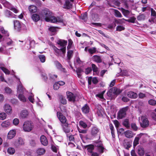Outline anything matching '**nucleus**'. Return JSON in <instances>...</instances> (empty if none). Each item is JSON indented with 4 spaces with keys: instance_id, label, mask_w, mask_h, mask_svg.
Masks as SVG:
<instances>
[{
    "instance_id": "obj_1",
    "label": "nucleus",
    "mask_w": 156,
    "mask_h": 156,
    "mask_svg": "<svg viewBox=\"0 0 156 156\" xmlns=\"http://www.w3.org/2000/svg\"><path fill=\"white\" fill-rule=\"evenodd\" d=\"M67 43V41L60 40L58 41L57 43L62 47V48L58 49L55 46H53V48L55 54L57 56H61L62 53L65 54L66 52V46Z\"/></svg>"
},
{
    "instance_id": "obj_2",
    "label": "nucleus",
    "mask_w": 156,
    "mask_h": 156,
    "mask_svg": "<svg viewBox=\"0 0 156 156\" xmlns=\"http://www.w3.org/2000/svg\"><path fill=\"white\" fill-rule=\"evenodd\" d=\"M57 115L61 122V125L63 131L66 133H69L70 131V125L66 122L67 119L66 117L59 112H57Z\"/></svg>"
},
{
    "instance_id": "obj_3",
    "label": "nucleus",
    "mask_w": 156,
    "mask_h": 156,
    "mask_svg": "<svg viewBox=\"0 0 156 156\" xmlns=\"http://www.w3.org/2000/svg\"><path fill=\"white\" fill-rule=\"evenodd\" d=\"M15 29L18 31L21 30H26L27 27L25 24L21 23L18 20H15L13 21Z\"/></svg>"
},
{
    "instance_id": "obj_4",
    "label": "nucleus",
    "mask_w": 156,
    "mask_h": 156,
    "mask_svg": "<svg viewBox=\"0 0 156 156\" xmlns=\"http://www.w3.org/2000/svg\"><path fill=\"white\" fill-rule=\"evenodd\" d=\"M23 128L25 132H29L33 129L34 125L31 121H27L23 123Z\"/></svg>"
},
{
    "instance_id": "obj_5",
    "label": "nucleus",
    "mask_w": 156,
    "mask_h": 156,
    "mask_svg": "<svg viewBox=\"0 0 156 156\" xmlns=\"http://www.w3.org/2000/svg\"><path fill=\"white\" fill-rule=\"evenodd\" d=\"M128 108V107H126L122 108L119 111L117 115L118 119H121L125 117Z\"/></svg>"
},
{
    "instance_id": "obj_6",
    "label": "nucleus",
    "mask_w": 156,
    "mask_h": 156,
    "mask_svg": "<svg viewBox=\"0 0 156 156\" xmlns=\"http://www.w3.org/2000/svg\"><path fill=\"white\" fill-rule=\"evenodd\" d=\"M142 122L140 123L141 126L143 128H146L148 126L149 123L147 118L144 116H142L141 117Z\"/></svg>"
},
{
    "instance_id": "obj_7",
    "label": "nucleus",
    "mask_w": 156,
    "mask_h": 156,
    "mask_svg": "<svg viewBox=\"0 0 156 156\" xmlns=\"http://www.w3.org/2000/svg\"><path fill=\"white\" fill-rule=\"evenodd\" d=\"M66 95L69 101L73 102L76 101L77 97L76 94H74L69 91H67L66 92Z\"/></svg>"
},
{
    "instance_id": "obj_8",
    "label": "nucleus",
    "mask_w": 156,
    "mask_h": 156,
    "mask_svg": "<svg viewBox=\"0 0 156 156\" xmlns=\"http://www.w3.org/2000/svg\"><path fill=\"white\" fill-rule=\"evenodd\" d=\"M54 63L57 69L60 71L64 73L66 72V69L62 67V65L58 61H55Z\"/></svg>"
},
{
    "instance_id": "obj_9",
    "label": "nucleus",
    "mask_w": 156,
    "mask_h": 156,
    "mask_svg": "<svg viewBox=\"0 0 156 156\" xmlns=\"http://www.w3.org/2000/svg\"><path fill=\"white\" fill-rule=\"evenodd\" d=\"M99 129L96 126H93L91 129V134L93 136H96L99 132Z\"/></svg>"
},
{
    "instance_id": "obj_10",
    "label": "nucleus",
    "mask_w": 156,
    "mask_h": 156,
    "mask_svg": "<svg viewBox=\"0 0 156 156\" xmlns=\"http://www.w3.org/2000/svg\"><path fill=\"white\" fill-rule=\"evenodd\" d=\"M42 15L45 17V20L46 21V19L47 18H49L52 16V13L48 9H44L42 11Z\"/></svg>"
},
{
    "instance_id": "obj_11",
    "label": "nucleus",
    "mask_w": 156,
    "mask_h": 156,
    "mask_svg": "<svg viewBox=\"0 0 156 156\" xmlns=\"http://www.w3.org/2000/svg\"><path fill=\"white\" fill-rule=\"evenodd\" d=\"M40 140L42 144L44 146H46L48 144V142L46 137L44 135H41L40 137Z\"/></svg>"
},
{
    "instance_id": "obj_12",
    "label": "nucleus",
    "mask_w": 156,
    "mask_h": 156,
    "mask_svg": "<svg viewBox=\"0 0 156 156\" xmlns=\"http://www.w3.org/2000/svg\"><path fill=\"white\" fill-rule=\"evenodd\" d=\"M90 108L87 104H85L81 108L83 113L84 114L88 113L90 111Z\"/></svg>"
},
{
    "instance_id": "obj_13",
    "label": "nucleus",
    "mask_w": 156,
    "mask_h": 156,
    "mask_svg": "<svg viewBox=\"0 0 156 156\" xmlns=\"http://www.w3.org/2000/svg\"><path fill=\"white\" fill-rule=\"evenodd\" d=\"M24 142L23 139L20 137L14 143V145L16 147H18L21 145H22L24 144Z\"/></svg>"
},
{
    "instance_id": "obj_14",
    "label": "nucleus",
    "mask_w": 156,
    "mask_h": 156,
    "mask_svg": "<svg viewBox=\"0 0 156 156\" xmlns=\"http://www.w3.org/2000/svg\"><path fill=\"white\" fill-rule=\"evenodd\" d=\"M28 111L26 110H24L21 112L20 113V117L22 119H24L27 117L28 115Z\"/></svg>"
},
{
    "instance_id": "obj_15",
    "label": "nucleus",
    "mask_w": 156,
    "mask_h": 156,
    "mask_svg": "<svg viewBox=\"0 0 156 156\" xmlns=\"http://www.w3.org/2000/svg\"><path fill=\"white\" fill-rule=\"evenodd\" d=\"M0 2L2 3L6 8L10 9L12 6L11 4L5 0H0Z\"/></svg>"
},
{
    "instance_id": "obj_16",
    "label": "nucleus",
    "mask_w": 156,
    "mask_h": 156,
    "mask_svg": "<svg viewBox=\"0 0 156 156\" xmlns=\"http://www.w3.org/2000/svg\"><path fill=\"white\" fill-rule=\"evenodd\" d=\"M72 6V4L69 0H66L65 2L63 5V8L65 9H70L71 8Z\"/></svg>"
},
{
    "instance_id": "obj_17",
    "label": "nucleus",
    "mask_w": 156,
    "mask_h": 156,
    "mask_svg": "<svg viewBox=\"0 0 156 156\" xmlns=\"http://www.w3.org/2000/svg\"><path fill=\"white\" fill-rule=\"evenodd\" d=\"M4 109L5 111L7 114H10L12 112V108L9 104H6L5 105Z\"/></svg>"
},
{
    "instance_id": "obj_18",
    "label": "nucleus",
    "mask_w": 156,
    "mask_h": 156,
    "mask_svg": "<svg viewBox=\"0 0 156 156\" xmlns=\"http://www.w3.org/2000/svg\"><path fill=\"white\" fill-rule=\"evenodd\" d=\"M137 153L140 156H143L145 153L144 148L141 146H138L137 147Z\"/></svg>"
},
{
    "instance_id": "obj_19",
    "label": "nucleus",
    "mask_w": 156,
    "mask_h": 156,
    "mask_svg": "<svg viewBox=\"0 0 156 156\" xmlns=\"http://www.w3.org/2000/svg\"><path fill=\"white\" fill-rule=\"evenodd\" d=\"M127 96L132 98H136L137 97V95L136 93L130 91L128 93Z\"/></svg>"
},
{
    "instance_id": "obj_20",
    "label": "nucleus",
    "mask_w": 156,
    "mask_h": 156,
    "mask_svg": "<svg viewBox=\"0 0 156 156\" xmlns=\"http://www.w3.org/2000/svg\"><path fill=\"white\" fill-rule=\"evenodd\" d=\"M124 133L125 136L127 138H131L133 136V132L130 130L126 131Z\"/></svg>"
},
{
    "instance_id": "obj_21",
    "label": "nucleus",
    "mask_w": 156,
    "mask_h": 156,
    "mask_svg": "<svg viewBox=\"0 0 156 156\" xmlns=\"http://www.w3.org/2000/svg\"><path fill=\"white\" fill-rule=\"evenodd\" d=\"M93 60L97 63H101L102 61L101 57L98 55H94L92 57Z\"/></svg>"
},
{
    "instance_id": "obj_22",
    "label": "nucleus",
    "mask_w": 156,
    "mask_h": 156,
    "mask_svg": "<svg viewBox=\"0 0 156 156\" xmlns=\"http://www.w3.org/2000/svg\"><path fill=\"white\" fill-rule=\"evenodd\" d=\"M85 147H87V150L88 152V154L89 155L93 152V151L94 149V145H89L85 146Z\"/></svg>"
},
{
    "instance_id": "obj_23",
    "label": "nucleus",
    "mask_w": 156,
    "mask_h": 156,
    "mask_svg": "<svg viewBox=\"0 0 156 156\" xmlns=\"http://www.w3.org/2000/svg\"><path fill=\"white\" fill-rule=\"evenodd\" d=\"M15 135L16 132L15 130H10L8 133L7 136L8 138L9 139H11L15 136Z\"/></svg>"
},
{
    "instance_id": "obj_24",
    "label": "nucleus",
    "mask_w": 156,
    "mask_h": 156,
    "mask_svg": "<svg viewBox=\"0 0 156 156\" xmlns=\"http://www.w3.org/2000/svg\"><path fill=\"white\" fill-rule=\"evenodd\" d=\"M110 91H112L113 94L115 95H118L121 92V91L117 87H114L110 89Z\"/></svg>"
},
{
    "instance_id": "obj_25",
    "label": "nucleus",
    "mask_w": 156,
    "mask_h": 156,
    "mask_svg": "<svg viewBox=\"0 0 156 156\" xmlns=\"http://www.w3.org/2000/svg\"><path fill=\"white\" fill-rule=\"evenodd\" d=\"M5 15L6 16L8 17H14V14L9 10L6 9L5 11Z\"/></svg>"
},
{
    "instance_id": "obj_26",
    "label": "nucleus",
    "mask_w": 156,
    "mask_h": 156,
    "mask_svg": "<svg viewBox=\"0 0 156 156\" xmlns=\"http://www.w3.org/2000/svg\"><path fill=\"white\" fill-rule=\"evenodd\" d=\"M28 9L30 13H34L37 11V7L33 5H31L29 7Z\"/></svg>"
},
{
    "instance_id": "obj_27",
    "label": "nucleus",
    "mask_w": 156,
    "mask_h": 156,
    "mask_svg": "<svg viewBox=\"0 0 156 156\" xmlns=\"http://www.w3.org/2000/svg\"><path fill=\"white\" fill-rule=\"evenodd\" d=\"M25 90V89L23 87L21 83L17 87V92L18 93H23Z\"/></svg>"
},
{
    "instance_id": "obj_28",
    "label": "nucleus",
    "mask_w": 156,
    "mask_h": 156,
    "mask_svg": "<svg viewBox=\"0 0 156 156\" xmlns=\"http://www.w3.org/2000/svg\"><path fill=\"white\" fill-rule=\"evenodd\" d=\"M10 121L9 120H7L2 122L1 125L3 127H7L10 126Z\"/></svg>"
},
{
    "instance_id": "obj_29",
    "label": "nucleus",
    "mask_w": 156,
    "mask_h": 156,
    "mask_svg": "<svg viewBox=\"0 0 156 156\" xmlns=\"http://www.w3.org/2000/svg\"><path fill=\"white\" fill-rule=\"evenodd\" d=\"M46 21L47 22L50 21L51 22L55 23L57 22V20L55 16H52L49 18H47L46 19Z\"/></svg>"
},
{
    "instance_id": "obj_30",
    "label": "nucleus",
    "mask_w": 156,
    "mask_h": 156,
    "mask_svg": "<svg viewBox=\"0 0 156 156\" xmlns=\"http://www.w3.org/2000/svg\"><path fill=\"white\" fill-rule=\"evenodd\" d=\"M73 54V50H68L67 58V59L69 60L72 57Z\"/></svg>"
},
{
    "instance_id": "obj_31",
    "label": "nucleus",
    "mask_w": 156,
    "mask_h": 156,
    "mask_svg": "<svg viewBox=\"0 0 156 156\" xmlns=\"http://www.w3.org/2000/svg\"><path fill=\"white\" fill-rule=\"evenodd\" d=\"M31 18L35 22H37L40 19L39 16L37 14H33Z\"/></svg>"
},
{
    "instance_id": "obj_32",
    "label": "nucleus",
    "mask_w": 156,
    "mask_h": 156,
    "mask_svg": "<svg viewBox=\"0 0 156 156\" xmlns=\"http://www.w3.org/2000/svg\"><path fill=\"white\" fill-rule=\"evenodd\" d=\"M45 152V150L43 148H39L36 151L37 153L39 155L43 154Z\"/></svg>"
},
{
    "instance_id": "obj_33",
    "label": "nucleus",
    "mask_w": 156,
    "mask_h": 156,
    "mask_svg": "<svg viewBox=\"0 0 156 156\" xmlns=\"http://www.w3.org/2000/svg\"><path fill=\"white\" fill-rule=\"evenodd\" d=\"M18 98L22 102H25L26 101V98L22 94H19L18 96Z\"/></svg>"
},
{
    "instance_id": "obj_34",
    "label": "nucleus",
    "mask_w": 156,
    "mask_h": 156,
    "mask_svg": "<svg viewBox=\"0 0 156 156\" xmlns=\"http://www.w3.org/2000/svg\"><path fill=\"white\" fill-rule=\"evenodd\" d=\"M59 101L63 105H65L66 104V100L65 98L62 95H61L59 98Z\"/></svg>"
},
{
    "instance_id": "obj_35",
    "label": "nucleus",
    "mask_w": 156,
    "mask_h": 156,
    "mask_svg": "<svg viewBox=\"0 0 156 156\" xmlns=\"http://www.w3.org/2000/svg\"><path fill=\"white\" fill-rule=\"evenodd\" d=\"M123 125L127 128H129V127L130 125L128 119H126L124 120L123 123Z\"/></svg>"
},
{
    "instance_id": "obj_36",
    "label": "nucleus",
    "mask_w": 156,
    "mask_h": 156,
    "mask_svg": "<svg viewBox=\"0 0 156 156\" xmlns=\"http://www.w3.org/2000/svg\"><path fill=\"white\" fill-rule=\"evenodd\" d=\"M57 28H58L57 27H50L48 28V30L52 33L53 34H54L57 32V30L56 29Z\"/></svg>"
},
{
    "instance_id": "obj_37",
    "label": "nucleus",
    "mask_w": 156,
    "mask_h": 156,
    "mask_svg": "<svg viewBox=\"0 0 156 156\" xmlns=\"http://www.w3.org/2000/svg\"><path fill=\"white\" fill-rule=\"evenodd\" d=\"M122 12L123 15L126 17H128L129 14L130 12L129 11L125 9H122Z\"/></svg>"
},
{
    "instance_id": "obj_38",
    "label": "nucleus",
    "mask_w": 156,
    "mask_h": 156,
    "mask_svg": "<svg viewBox=\"0 0 156 156\" xmlns=\"http://www.w3.org/2000/svg\"><path fill=\"white\" fill-rule=\"evenodd\" d=\"M0 69L6 74H9L10 73V71L7 69L2 66H0Z\"/></svg>"
},
{
    "instance_id": "obj_39",
    "label": "nucleus",
    "mask_w": 156,
    "mask_h": 156,
    "mask_svg": "<svg viewBox=\"0 0 156 156\" xmlns=\"http://www.w3.org/2000/svg\"><path fill=\"white\" fill-rule=\"evenodd\" d=\"M114 14L115 16L121 18L122 17V16L121 13L118 10L116 9H114Z\"/></svg>"
},
{
    "instance_id": "obj_40",
    "label": "nucleus",
    "mask_w": 156,
    "mask_h": 156,
    "mask_svg": "<svg viewBox=\"0 0 156 156\" xmlns=\"http://www.w3.org/2000/svg\"><path fill=\"white\" fill-rule=\"evenodd\" d=\"M140 137H136L133 141V145L134 147L136 146L139 144V141Z\"/></svg>"
},
{
    "instance_id": "obj_41",
    "label": "nucleus",
    "mask_w": 156,
    "mask_h": 156,
    "mask_svg": "<svg viewBox=\"0 0 156 156\" xmlns=\"http://www.w3.org/2000/svg\"><path fill=\"white\" fill-rule=\"evenodd\" d=\"M0 31L5 36H9V34L7 31H5L4 28L2 27L0 28Z\"/></svg>"
},
{
    "instance_id": "obj_42",
    "label": "nucleus",
    "mask_w": 156,
    "mask_h": 156,
    "mask_svg": "<svg viewBox=\"0 0 156 156\" xmlns=\"http://www.w3.org/2000/svg\"><path fill=\"white\" fill-rule=\"evenodd\" d=\"M38 57L41 62L43 63L45 62L46 58L44 55H39L38 56Z\"/></svg>"
},
{
    "instance_id": "obj_43",
    "label": "nucleus",
    "mask_w": 156,
    "mask_h": 156,
    "mask_svg": "<svg viewBox=\"0 0 156 156\" xmlns=\"http://www.w3.org/2000/svg\"><path fill=\"white\" fill-rule=\"evenodd\" d=\"M96 51V48L95 47L90 48L88 49L89 52L91 54L95 53Z\"/></svg>"
},
{
    "instance_id": "obj_44",
    "label": "nucleus",
    "mask_w": 156,
    "mask_h": 156,
    "mask_svg": "<svg viewBox=\"0 0 156 156\" xmlns=\"http://www.w3.org/2000/svg\"><path fill=\"white\" fill-rule=\"evenodd\" d=\"M80 18L83 20L85 22H86L87 21V13L85 12L84 14H82Z\"/></svg>"
},
{
    "instance_id": "obj_45",
    "label": "nucleus",
    "mask_w": 156,
    "mask_h": 156,
    "mask_svg": "<svg viewBox=\"0 0 156 156\" xmlns=\"http://www.w3.org/2000/svg\"><path fill=\"white\" fill-rule=\"evenodd\" d=\"M136 20V18L134 16H133L130 17L129 19H128L127 20H125V21L129 23H135V21Z\"/></svg>"
},
{
    "instance_id": "obj_46",
    "label": "nucleus",
    "mask_w": 156,
    "mask_h": 156,
    "mask_svg": "<svg viewBox=\"0 0 156 156\" xmlns=\"http://www.w3.org/2000/svg\"><path fill=\"white\" fill-rule=\"evenodd\" d=\"M137 19L139 21L144 20L145 19V15L143 14H140L137 17Z\"/></svg>"
},
{
    "instance_id": "obj_47",
    "label": "nucleus",
    "mask_w": 156,
    "mask_h": 156,
    "mask_svg": "<svg viewBox=\"0 0 156 156\" xmlns=\"http://www.w3.org/2000/svg\"><path fill=\"white\" fill-rule=\"evenodd\" d=\"M14 149L12 147H9L7 150L8 152L10 154H14L15 152Z\"/></svg>"
},
{
    "instance_id": "obj_48",
    "label": "nucleus",
    "mask_w": 156,
    "mask_h": 156,
    "mask_svg": "<svg viewBox=\"0 0 156 156\" xmlns=\"http://www.w3.org/2000/svg\"><path fill=\"white\" fill-rule=\"evenodd\" d=\"M79 124L80 126L82 127L83 128H86L87 127V125L86 123L82 121H80L79 122Z\"/></svg>"
},
{
    "instance_id": "obj_49",
    "label": "nucleus",
    "mask_w": 156,
    "mask_h": 156,
    "mask_svg": "<svg viewBox=\"0 0 156 156\" xmlns=\"http://www.w3.org/2000/svg\"><path fill=\"white\" fill-rule=\"evenodd\" d=\"M148 103L151 105L154 106L156 104V101L153 99H151L148 101Z\"/></svg>"
},
{
    "instance_id": "obj_50",
    "label": "nucleus",
    "mask_w": 156,
    "mask_h": 156,
    "mask_svg": "<svg viewBox=\"0 0 156 156\" xmlns=\"http://www.w3.org/2000/svg\"><path fill=\"white\" fill-rule=\"evenodd\" d=\"M125 29V27L122 26H118L116 27V30L119 31L124 30Z\"/></svg>"
},
{
    "instance_id": "obj_51",
    "label": "nucleus",
    "mask_w": 156,
    "mask_h": 156,
    "mask_svg": "<svg viewBox=\"0 0 156 156\" xmlns=\"http://www.w3.org/2000/svg\"><path fill=\"white\" fill-rule=\"evenodd\" d=\"M116 25L115 23H114V24H109L106 27V28H105L106 29H107V28L110 29H112L113 28H114L115 27Z\"/></svg>"
},
{
    "instance_id": "obj_52",
    "label": "nucleus",
    "mask_w": 156,
    "mask_h": 156,
    "mask_svg": "<svg viewBox=\"0 0 156 156\" xmlns=\"http://www.w3.org/2000/svg\"><path fill=\"white\" fill-rule=\"evenodd\" d=\"M131 126L132 129L134 131H136L137 130L138 127L135 123H131Z\"/></svg>"
},
{
    "instance_id": "obj_53",
    "label": "nucleus",
    "mask_w": 156,
    "mask_h": 156,
    "mask_svg": "<svg viewBox=\"0 0 156 156\" xmlns=\"http://www.w3.org/2000/svg\"><path fill=\"white\" fill-rule=\"evenodd\" d=\"M6 115L5 113L2 112L0 113V119L4 120L6 117Z\"/></svg>"
},
{
    "instance_id": "obj_54",
    "label": "nucleus",
    "mask_w": 156,
    "mask_h": 156,
    "mask_svg": "<svg viewBox=\"0 0 156 156\" xmlns=\"http://www.w3.org/2000/svg\"><path fill=\"white\" fill-rule=\"evenodd\" d=\"M73 43V41L71 39H69L68 40V44L67 47V50L71 48Z\"/></svg>"
},
{
    "instance_id": "obj_55",
    "label": "nucleus",
    "mask_w": 156,
    "mask_h": 156,
    "mask_svg": "<svg viewBox=\"0 0 156 156\" xmlns=\"http://www.w3.org/2000/svg\"><path fill=\"white\" fill-rule=\"evenodd\" d=\"M97 149L98 152L101 154H102L104 152V150L105 149L103 146L97 147Z\"/></svg>"
},
{
    "instance_id": "obj_56",
    "label": "nucleus",
    "mask_w": 156,
    "mask_h": 156,
    "mask_svg": "<svg viewBox=\"0 0 156 156\" xmlns=\"http://www.w3.org/2000/svg\"><path fill=\"white\" fill-rule=\"evenodd\" d=\"M121 75L122 76H128V72L126 70H123L122 71L121 73Z\"/></svg>"
},
{
    "instance_id": "obj_57",
    "label": "nucleus",
    "mask_w": 156,
    "mask_h": 156,
    "mask_svg": "<svg viewBox=\"0 0 156 156\" xmlns=\"http://www.w3.org/2000/svg\"><path fill=\"white\" fill-rule=\"evenodd\" d=\"M96 144L95 146L97 147H101V146H103V144L102 143V142L100 141H95Z\"/></svg>"
},
{
    "instance_id": "obj_58",
    "label": "nucleus",
    "mask_w": 156,
    "mask_h": 156,
    "mask_svg": "<svg viewBox=\"0 0 156 156\" xmlns=\"http://www.w3.org/2000/svg\"><path fill=\"white\" fill-rule=\"evenodd\" d=\"M59 87V85L58 82H55L53 85V88L54 90H57Z\"/></svg>"
},
{
    "instance_id": "obj_59",
    "label": "nucleus",
    "mask_w": 156,
    "mask_h": 156,
    "mask_svg": "<svg viewBox=\"0 0 156 156\" xmlns=\"http://www.w3.org/2000/svg\"><path fill=\"white\" fill-rule=\"evenodd\" d=\"M93 71L95 72H97L98 71V68L94 64H92L91 65Z\"/></svg>"
},
{
    "instance_id": "obj_60",
    "label": "nucleus",
    "mask_w": 156,
    "mask_h": 156,
    "mask_svg": "<svg viewBox=\"0 0 156 156\" xmlns=\"http://www.w3.org/2000/svg\"><path fill=\"white\" fill-rule=\"evenodd\" d=\"M19 123V120L17 118L14 119L13 121V124L15 126L18 125Z\"/></svg>"
},
{
    "instance_id": "obj_61",
    "label": "nucleus",
    "mask_w": 156,
    "mask_h": 156,
    "mask_svg": "<svg viewBox=\"0 0 156 156\" xmlns=\"http://www.w3.org/2000/svg\"><path fill=\"white\" fill-rule=\"evenodd\" d=\"M151 16H154L156 18V12L152 8L151 9Z\"/></svg>"
},
{
    "instance_id": "obj_62",
    "label": "nucleus",
    "mask_w": 156,
    "mask_h": 156,
    "mask_svg": "<svg viewBox=\"0 0 156 156\" xmlns=\"http://www.w3.org/2000/svg\"><path fill=\"white\" fill-rule=\"evenodd\" d=\"M30 145L33 147H34L36 145V143L35 140H30Z\"/></svg>"
},
{
    "instance_id": "obj_63",
    "label": "nucleus",
    "mask_w": 156,
    "mask_h": 156,
    "mask_svg": "<svg viewBox=\"0 0 156 156\" xmlns=\"http://www.w3.org/2000/svg\"><path fill=\"white\" fill-rule=\"evenodd\" d=\"M5 90L7 93L9 94L11 93L12 91L11 89L8 87H6L5 89Z\"/></svg>"
},
{
    "instance_id": "obj_64",
    "label": "nucleus",
    "mask_w": 156,
    "mask_h": 156,
    "mask_svg": "<svg viewBox=\"0 0 156 156\" xmlns=\"http://www.w3.org/2000/svg\"><path fill=\"white\" fill-rule=\"evenodd\" d=\"M92 69L90 67H88L85 70V73L86 74H88L90 73L91 72Z\"/></svg>"
}]
</instances>
